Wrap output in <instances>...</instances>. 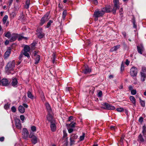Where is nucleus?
I'll return each mask as SVG.
<instances>
[{"label":"nucleus","instance_id":"nucleus-1","mask_svg":"<svg viewBox=\"0 0 146 146\" xmlns=\"http://www.w3.org/2000/svg\"><path fill=\"white\" fill-rule=\"evenodd\" d=\"M113 2L114 6L113 9L111 7H106L107 13L112 12L113 14H115L117 9L119 8V0H113Z\"/></svg>","mask_w":146,"mask_h":146},{"label":"nucleus","instance_id":"nucleus-2","mask_svg":"<svg viewBox=\"0 0 146 146\" xmlns=\"http://www.w3.org/2000/svg\"><path fill=\"white\" fill-rule=\"evenodd\" d=\"M105 12L107 13L106 7H104L100 11L98 9H97L94 12V16L95 17H102Z\"/></svg>","mask_w":146,"mask_h":146},{"label":"nucleus","instance_id":"nucleus-3","mask_svg":"<svg viewBox=\"0 0 146 146\" xmlns=\"http://www.w3.org/2000/svg\"><path fill=\"white\" fill-rule=\"evenodd\" d=\"M15 66V62L14 60L9 62L7 63L5 67L6 72H7L9 70H13Z\"/></svg>","mask_w":146,"mask_h":146},{"label":"nucleus","instance_id":"nucleus-4","mask_svg":"<svg viewBox=\"0 0 146 146\" xmlns=\"http://www.w3.org/2000/svg\"><path fill=\"white\" fill-rule=\"evenodd\" d=\"M50 12H48L41 19L40 24L42 25L46 21H48L50 19Z\"/></svg>","mask_w":146,"mask_h":146},{"label":"nucleus","instance_id":"nucleus-5","mask_svg":"<svg viewBox=\"0 0 146 146\" xmlns=\"http://www.w3.org/2000/svg\"><path fill=\"white\" fill-rule=\"evenodd\" d=\"M103 106L105 107H102V108L108 110H114L115 109V108L111 104L107 103H104Z\"/></svg>","mask_w":146,"mask_h":146},{"label":"nucleus","instance_id":"nucleus-6","mask_svg":"<svg viewBox=\"0 0 146 146\" xmlns=\"http://www.w3.org/2000/svg\"><path fill=\"white\" fill-rule=\"evenodd\" d=\"M78 137V136L76 134H73L71 135L70 138V145H72L74 144V142Z\"/></svg>","mask_w":146,"mask_h":146},{"label":"nucleus","instance_id":"nucleus-7","mask_svg":"<svg viewBox=\"0 0 146 146\" xmlns=\"http://www.w3.org/2000/svg\"><path fill=\"white\" fill-rule=\"evenodd\" d=\"M137 73V68L133 67L130 69V73L131 76L133 77L136 76Z\"/></svg>","mask_w":146,"mask_h":146},{"label":"nucleus","instance_id":"nucleus-8","mask_svg":"<svg viewBox=\"0 0 146 146\" xmlns=\"http://www.w3.org/2000/svg\"><path fill=\"white\" fill-rule=\"evenodd\" d=\"M36 34L38 37L39 38H43L44 36V33H42L41 29L40 28L37 29Z\"/></svg>","mask_w":146,"mask_h":146},{"label":"nucleus","instance_id":"nucleus-9","mask_svg":"<svg viewBox=\"0 0 146 146\" xmlns=\"http://www.w3.org/2000/svg\"><path fill=\"white\" fill-rule=\"evenodd\" d=\"M137 47L138 52L141 54H142L144 50L142 44H139Z\"/></svg>","mask_w":146,"mask_h":146},{"label":"nucleus","instance_id":"nucleus-10","mask_svg":"<svg viewBox=\"0 0 146 146\" xmlns=\"http://www.w3.org/2000/svg\"><path fill=\"white\" fill-rule=\"evenodd\" d=\"M91 72V70L90 69L87 65L85 66L84 69L83 70V72L85 74H87L90 73Z\"/></svg>","mask_w":146,"mask_h":146},{"label":"nucleus","instance_id":"nucleus-11","mask_svg":"<svg viewBox=\"0 0 146 146\" xmlns=\"http://www.w3.org/2000/svg\"><path fill=\"white\" fill-rule=\"evenodd\" d=\"M1 82L3 86H7L9 83V82L7 79L6 78H3L1 80Z\"/></svg>","mask_w":146,"mask_h":146},{"label":"nucleus","instance_id":"nucleus-12","mask_svg":"<svg viewBox=\"0 0 146 146\" xmlns=\"http://www.w3.org/2000/svg\"><path fill=\"white\" fill-rule=\"evenodd\" d=\"M23 135L24 139H26L28 137L29 133L27 130L26 128H24L23 130Z\"/></svg>","mask_w":146,"mask_h":146},{"label":"nucleus","instance_id":"nucleus-13","mask_svg":"<svg viewBox=\"0 0 146 146\" xmlns=\"http://www.w3.org/2000/svg\"><path fill=\"white\" fill-rule=\"evenodd\" d=\"M50 113L48 114L47 116V118L48 121L51 123H53V122L55 121L53 119L52 115L50 114Z\"/></svg>","mask_w":146,"mask_h":146},{"label":"nucleus","instance_id":"nucleus-14","mask_svg":"<svg viewBox=\"0 0 146 146\" xmlns=\"http://www.w3.org/2000/svg\"><path fill=\"white\" fill-rule=\"evenodd\" d=\"M11 49L9 48L8 50H7L5 53L4 57L5 59H6L9 56L11 52Z\"/></svg>","mask_w":146,"mask_h":146},{"label":"nucleus","instance_id":"nucleus-15","mask_svg":"<svg viewBox=\"0 0 146 146\" xmlns=\"http://www.w3.org/2000/svg\"><path fill=\"white\" fill-rule=\"evenodd\" d=\"M15 125L16 127L18 129H20L21 127V124L20 120L17 119L15 120Z\"/></svg>","mask_w":146,"mask_h":146},{"label":"nucleus","instance_id":"nucleus-16","mask_svg":"<svg viewBox=\"0 0 146 146\" xmlns=\"http://www.w3.org/2000/svg\"><path fill=\"white\" fill-rule=\"evenodd\" d=\"M55 121L53 123H51L50 128L52 131H54L56 129V126L55 124Z\"/></svg>","mask_w":146,"mask_h":146},{"label":"nucleus","instance_id":"nucleus-17","mask_svg":"<svg viewBox=\"0 0 146 146\" xmlns=\"http://www.w3.org/2000/svg\"><path fill=\"white\" fill-rule=\"evenodd\" d=\"M17 34H13L12 35L11 38L10 40V42H13L15 41L17 38Z\"/></svg>","mask_w":146,"mask_h":146},{"label":"nucleus","instance_id":"nucleus-18","mask_svg":"<svg viewBox=\"0 0 146 146\" xmlns=\"http://www.w3.org/2000/svg\"><path fill=\"white\" fill-rule=\"evenodd\" d=\"M141 81L142 82L144 81L146 78V74L142 72H141Z\"/></svg>","mask_w":146,"mask_h":146},{"label":"nucleus","instance_id":"nucleus-19","mask_svg":"<svg viewBox=\"0 0 146 146\" xmlns=\"http://www.w3.org/2000/svg\"><path fill=\"white\" fill-rule=\"evenodd\" d=\"M34 56H36V58L35 59V64H38L40 60V56L39 55H36V53H35L34 54Z\"/></svg>","mask_w":146,"mask_h":146},{"label":"nucleus","instance_id":"nucleus-20","mask_svg":"<svg viewBox=\"0 0 146 146\" xmlns=\"http://www.w3.org/2000/svg\"><path fill=\"white\" fill-rule=\"evenodd\" d=\"M76 124V123L74 122H72L70 124H66V126L67 127H71V128H73L75 127V125Z\"/></svg>","mask_w":146,"mask_h":146},{"label":"nucleus","instance_id":"nucleus-21","mask_svg":"<svg viewBox=\"0 0 146 146\" xmlns=\"http://www.w3.org/2000/svg\"><path fill=\"white\" fill-rule=\"evenodd\" d=\"M45 105L48 113H51L52 111V110L49 104L47 103H46Z\"/></svg>","mask_w":146,"mask_h":146},{"label":"nucleus","instance_id":"nucleus-22","mask_svg":"<svg viewBox=\"0 0 146 146\" xmlns=\"http://www.w3.org/2000/svg\"><path fill=\"white\" fill-rule=\"evenodd\" d=\"M18 81L17 79L15 78L13 79L11 84L12 86H15L17 84Z\"/></svg>","mask_w":146,"mask_h":146},{"label":"nucleus","instance_id":"nucleus-23","mask_svg":"<svg viewBox=\"0 0 146 146\" xmlns=\"http://www.w3.org/2000/svg\"><path fill=\"white\" fill-rule=\"evenodd\" d=\"M31 142L32 143L35 144L37 142V138L36 137L34 136V137L31 138Z\"/></svg>","mask_w":146,"mask_h":146},{"label":"nucleus","instance_id":"nucleus-24","mask_svg":"<svg viewBox=\"0 0 146 146\" xmlns=\"http://www.w3.org/2000/svg\"><path fill=\"white\" fill-rule=\"evenodd\" d=\"M130 101H131L132 103H133L134 106H135V99L134 97L132 96H130L129 98Z\"/></svg>","mask_w":146,"mask_h":146},{"label":"nucleus","instance_id":"nucleus-25","mask_svg":"<svg viewBox=\"0 0 146 146\" xmlns=\"http://www.w3.org/2000/svg\"><path fill=\"white\" fill-rule=\"evenodd\" d=\"M138 141L140 142H143L144 141V140L141 134L139 135L138 136Z\"/></svg>","mask_w":146,"mask_h":146},{"label":"nucleus","instance_id":"nucleus-26","mask_svg":"<svg viewBox=\"0 0 146 146\" xmlns=\"http://www.w3.org/2000/svg\"><path fill=\"white\" fill-rule=\"evenodd\" d=\"M120 46V45H118L114 46L111 48V52L116 51L119 48Z\"/></svg>","mask_w":146,"mask_h":146},{"label":"nucleus","instance_id":"nucleus-27","mask_svg":"<svg viewBox=\"0 0 146 146\" xmlns=\"http://www.w3.org/2000/svg\"><path fill=\"white\" fill-rule=\"evenodd\" d=\"M19 110L21 113H23L25 111V109L23 106H20L19 107Z\"/></svg>","mask_w":146,"mask_h":146},{"label":"nucleus","instance_id":"nucleus-28","mask_svg":"<svg viewBox=\"0 0 146 146\" xmlns=\"http://www.w3.org/2000/svg\"><path fill=\"white\" fill-rule=\"evenodd\" d=\"M30 50V48L28 45H25L24 48V52H29Z\"/></svg>","mask_w":146,"mask_h":146},{"label":"nucleus","instance_id":"nucleus-29","mask_svg":"<svg viewBox=\"0 0 146 146\" xmlns=\"http://www.w3.org/2000/svg\"><path fill=\"white\" fill-rule=\"evenodd\" d=\"M27 94L28 97L31 99H33L34 98V96L30 91H28Z\"/></svg>","mask_w":146,"mask_h":146},{"label":"nucleus","instance_id":"nucleus-30","mask_svg":"<svg viewBox=\"0 0 146 146\" xmlns=\"http://www.w3.org/2000/svg\"><path fill=\"white\" fill-rule=\"evenodd\" d=\"M67 10L66 9L64 10L62 13V18L64 20L65 19L66 16L67 15Z\"/></svg>","mask_w":146,"mask_h":146},{"label":"nucleus","instance_id":"nucleus-31","mask_svg":"<svg viewBox=\"0 0 146 146\" xmlns=\"http://www.w3.org/2000/svg\"><path fill=\"white\" fill-rule=\"evenodd\" d=\"M67 10L66 9L64 10L62 13V18L64 20L65 19L66 16L67 15Z\"/></svg>","mask_w":146,"mask_h":146},{"label":"nucleus","instance_id":"nucleus-32","mask_svg":"<svg viewBox=\"0 0 146 146\" xmlns=\"http://www.w3.org/2000/svg\"><path fill=\"white\" fill-rule=\"evenodd\" d=\"M30 0H27L25 2L26 5H25V7L27 9L29 8L30 5Z\"/></svg>","mask_w":146,"mask_h":146},{"label":"nucleus","instance_id":"nucleus-33","mask_svg":"<svg viewBox=\"0 0 146 146\" xmlns=\"http://www.w3.org/2000/svg\"><path fill=\"white\" fill-rule=\"evenodd\" d=\"M132 22L133 24V27L135 29H136L137 27V26L135 24V19L134 17H133L132 19Z\"/></svg>","mask_w":146,"mask_h":146},{"label":"nucleus","instance_id":"nucleus-34","mask_svg":"<svg viewBox=\"0 0 146 146\" xmlns=\"http://www.w3.org/2000/svg\"><path fill=\"white\" fill-rule=\"evenodd\" d=\"M8 18V16L5 15L4 16L3 19V21L4 24H5L6 22V21Z\"/></svg>","mask_w":146,"mask_h":146},{"label":"nucleus","instance_id":"nucleus-35","mask_svg":"<svg viewBox=\"0 0 146 146\" xmlns=\"http://www.w3.org/2000/svg\"><path fill=\"white\" fill-rule=\"evenodd\" d=\"M139 99L140 100V102L141 106L143 107H144L145 106V102L144 101L142 100L140 98H139Z\"/></svg>","mask_w":146,"mask_h":146},{"label":"nucleus","instance_id":"nucleus-36","mask_svg":"<svg viewBox=\"0 0 146 146\" xmlns=\"http://www.w3.org/2000/svg\"><path fill=\"white\" fill-rule=\"evenodd\" d=\"M16 14L15 12H12L10 14V17L11 19H13L15 16Z\"/></svg>","mask_w":146,"mask_h":146},{"label":"nucleus","instance_id":"nucleus-37","mask_svg":"<svg viewBox=\"0 0 146 146\" xmlns=\"http://www.w3.org/2000/svg\"><path fill=\"white\" fill-rule=\"evenodd\" d=\"M23 54V55H25V56H27L28 58H30V56L29 53V52H24Z\"/></svg>","mask_w":146,"mask_h":146},{"label":"nucleus","instance_id":"nucleus-38","mask_svg":"<svg viewBox=\"0 0 146 146\" xmlns=\"http://www.w3.org/2000/svg\"><path fill=\"white\" fill-rule=\"evenodd\" d=\"M11 35V33L9 31H8L7 33H6L5 36L9 38H10Z\"/></svg>","mask_w":146,"mask_h":146},{"label":"nucleus","instance_id":"nucleus-39","mask_svg":"<svg viewBox=\"0 0 146 146\" xmlns=\"http://www.w3.org/2000/svg\"><path fill=\"white\" fill-rule=\"evenodd\" d=\"M143 129L142 133H143V135L145 136V135L146 134V127L144 125L143 127Z\"/></svg>","mask_w":146,"mask_h":146},{"label":"nucleus","instance_id":"nucleus-40","mask_svg":"<svg viewBox=\"0 0 146 146\" xmlns=\"http://www.w3.org/2000/svg\"><path fill=\"white\" fill-rule=\"evenodd\" d=\"M67 129L68 130V132L69 133H71L74 130V129L73 128H70V127H67Z\"/></svg>","mask_w":146,"mask_h":146},{"label":"nucleus","instance_id":"nucleus-41","mask_svg":"<svg viewBox=\"0 0 146 146\" xmlns=\"http://www.w3.org/2000/svg\"><path fill=\"white\" fill-rule=\"evenodd\" d=\"M53 21L52 20H50L48 22V23L46 27L47 28H48L50 26L51 23H53Z\"/></svg>","mask_w":146,"mask_h":146},{"label":"nucleus","instance_id":"nucleus-42","mask_svg":"<svg viewBox=\"0 0 146 146\" xmlns=\"http://www.w3.org/2000/svg\"><path fill=\"white\" fill-rule=\"evenodd\" d=\"M52 61L53 62V64H54V62L55 60V58H56V55L54 53H53V54L52 55Z\"/></svg>","mask_w":146,"mask_h":146},{"label":"nucleus","instance_id":"nucleus-43","mask_svg":"<svg viewBox=\"0 0 146 146\" xmlns=\"http://www.w3.org/2000/svg\"><path fill=\"white\" fill-rule=\"evenodd\" d=\"M124 110V109L122 108H117L116 109V110L118 112H121L123 111Z\"/></svg>","mask_w":146,"mask_h":146},{"label":"nucleus","instance_id":"nucleus-44","mask_svg":"<svg viewBox=\"0 0 146 146\" xmlns=\"http://www.w3.org/2000/svg\"><path fill=\"white\" fill-rule=\"evenodd\" d=\"M131 93L133 95H134L136 93V91L135 90H133L131 91Z\"/></svg>","mask_w":146,"mask_h":146},{"label":"nucleus","instance_id":"nucleus-45","mask_svg":"<svg viewBox=\"0 0 146 146\" xmlns=\"http://www.w3.org/2000/svg\"><path fill=\"white\" fill-rule=\"evenodd\" d=\"M16 109L15 106H13L11 108V111L13 112H15L16 111Z\"/></svg>","mask_w":146,"mask_h":146},{"label":"nucleus","instance_id":"nucleus-46","mask_svg":"<svg viewBox=\"0 0 146 146\" xmlns=\"http://www.w3.org/2000/svg\"><path fill=\"white\" fill-rule=\"evenodd\" d=\"M85 135V133H83L82 134V135L80 137V141H82L84 139V138Z\"/></svg>","mask_w":146,"mask_h":146},{"label":"nucleus","instance_id":"nucleus-47","mask_svg":"<svg viewBox=\"0 0 146 146\" xmlns=\"http://www.w3.org/2000/svg\"><path fill=\"white\" fill-rule=\"evenodd\" d=\"M34 136H35L34 135V133H31L29 135V137L30 138H32Z\"/></svg>","mask_w":146,"mask_h":146},{"label":"nucleus","instance_id":"nucleus-48","mask_svg":"<svg viewBox=\"0 0 146 146\" xmlns=\"http://www.w3.org/2000/svg\"><path fill=\"white\" fill-rule=\"evenodd\" d=\"M124 69V68L123 66V62H122L121 65V71H122Z\"/></svg>","mask_w":146,"mask_h":146},{"label":"nucleus","instance_id":"nucleus-49","mask_svg":"<svg viewBox=\"0 0 146 146\" xmlns=\"http://www.w3.org/2000/svg\"><path fill=\"white\" fill-rule=\"evenodd\" d=\"M143 117H140L139 119V122L141 123H142V122H143Z\"/></svg>","mask_w":146,"mask_h":146},{"label":"nucleus","instance_id":"nucleus-50","mask_svg":"<svg viewBox=\"0 0 146 146\" xmlns=\"http://www.w3.org/2000/svg\"><path fill=\"white\" fill-rule=\"evenodd\" d=\"M31 130L33 131H36V127L35 126H32L31 127Z\"/></svg>","mask_w":146,"mask_h":146},{"label":"nucleus","instance_id":"nucleus-51","mask_svg":"<svg viewBox=\"0 0 146 146\" xmlns=\"http://www.w3.org/2000/svg\"><path fill=\"white\" fill-rule=\"evenodd\" d=\"M72 89L71 87H67L66 88V90L67 92L69 91L70 90H71Z\"/></svg>","mask_w":146,"mask_h":146},{"label":"nucleus","instance_id":"nucleus-52","mask_svg":"<svg viewBox=\"0 0 146 146\" xmlns=\"http://www.w3.org/2000/svg\"><path fill=\"white\" fill-rule=\"evenodd\" d=\"M9 105L8 104H5L4 106V108L5 109H6V110L8 109L9 108Z\"/></svg>","mask_w":146,"mask_h":146},{"label":"nucleus","instance_id":"nucleus-53","mask_svg":"<svg viewBox=\"0 0 146 146\" xmlns=\"http://www.w3.org/2000/svg\"><path fill=\"white\" fill-rule=\"evenodd\" d=\"M20 118L22 121H23L25 119V116L23 115H21L20 116Z\"/></svg>","mask_w":146,"mask_h":146},{"label":"nucleus","instance_id":"nucleus-54","mask_svg":"<svg viewBox=\"0 0 146 146\" xmlns=\"http://www.w3.org/2000/svg\"><path fill=\"white\" fill-rule=\"evenodd\" d=\"M102 95V92L101 91H100L98 94V96L99 97H101Z\"/></svg>","mask_w":146,"mask_h":146},{"label":"nucleus","instance_id":"nucleus-55","mask_svg":"<svg viewBox=\"0 0 146 146\" xmlns=\"http://www.w3.org/2000/svg\"><path fill=\"white\" fill-rule=\"evenodd\" d=\"M93 1L94 3L96 5H97L98 4V2L97 0H91Z\"/></svg>","mask_w":146,"mask_h":146},{"label":"nucleus","instance_id":"nucleus-56","mask_svg":"<svg viewBox=\"0 0 146 146\" xmlns=\"http://www.w3.org/2000/svg\"><path fill=\"white\" fill-rule=\"evenodd\" d=\"M141 72L145 73L146 72V68L145 67L142 68Z\"/></svg>","mask_w":146,"mask_h":146},{"label":"nucleus","instance_id":"nucleus-57","mask_svg":"<svg viewBox=\"0 0 146 146\" xmlns=\"http://www.w3.org/2000/svg\"><path fill=\"white\" fill-rule=\"evenodd\" d=\"M116 127L115 126H110V128L112 130H114L115 129Z\"/></svg>","mask_w":146,"mask_h":146},{"label":"nucleus","instance_id":"nucleus-58","mask_svg":"<svg viewBox=\"0 0 146 146\" xmlns=\"http://www.w3.org/2000/svg\"><path fill=\"white\" fill-rule=\"evenodd\" d=\"M63 133H64L63 137L64 138L67 136V134L66 133V132L65 131H63Z\"/></svg>","mask_w":146,"mask_h":146},{"label":"nucleus","instance_id":"nucleus-59","mask_svg":"<svg viewBox=\"0 0 146 146\" xmlns=\"http://www.w3.org/2000/svg\"><path fill=\"white\" fill-rule=\"evenodd\" d=\"M129 61L127 59L126 60L125 64L127 65H129Z\"/></svg>","mask_w":146,"mask_h":146},{"label":"nucleus","instance_id":"nucleus-60","mask_svg":"<svg viewBox=\"0 0 146 146\" xmlns=\"http://www.w3.org/2000/svg\"><path fill=\"white\" fill-rule=\"evenodd\" d=\"M73 117L72 116H70L69 117V118H68V119L67 120V121H70V120H71L72 119Z\"/></svg>","mask_w":146,"mask_h":146},{"label":"nucleus","instance_id":"nucleus-61","mask_svg":"<svg viewBox=\"0 0 146 146\" xmlns=\"http://www.w3.org/2000/svg\"><path fill=\"white\" fill-rule=\"evenodd\" d=\"M9 43V41L8 40H6L5 42V45H7Z\"/></svg>","mask_w":146,"mask_h":146},{"label":"nucleus","instance_id":"nucleus-62","mask_svg":"<svg viewBox=\"0 0 146 146\" xmlns=\"http://www.w3.org/2000/svg\"><path fill=\"white\" fill-rule=\"evenodd\" d=\"M4 137H0V141H3L4 140Z\"/></svg>","mask_w":146,"mask_h":146},{"label":"nucleus","instance_id":"nucleus-63","mask_svg":"<svg viewBox=\"0 0 146 146\" xmlns=\"http://www.w3.org/2000/svg\"><path fill=\"white\" fill-rule=\"evenodd\" d=\"M23 106L25 108H27L28 107V106L27 104H25V103H24L23 104Z\"/></svg>","mask_w":146,"mask_h":146},{"label":"nucleus","instance_id":"nucleus-64","mask_svg":"<svg viewBox=\"0 0 146 146\" xmlns=\"http://www.w3.org/2000/svg\"><path fill=\"white\" fill-rule=\"evenodd\" d=\"M91 43L90 40H88V42H87V45H89L91 44Z\"/></svg>","mask_w":146,"mask_h":146}]
</instances>
